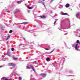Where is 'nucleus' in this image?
<instances>
[{"label":"nucleus","instance_id":"obj_17","mask_svg":"<svg viewBox=\"0 0 80 80\" xmlns=\"http://www.w3.org/2000/svg\"><path fill=\"white\" fill-rule=\"evenodd\" d=\"M56 22H57V19H55V22H54V24H55V23H56Z\"/></svg>","mask_w":80,"mask_h":80},{"label":"nucleus","instance_id":"obj_24","mask_svg":"<svg viewBox=\"0 0 80 80\" xmlns=\"http://www.w3.org/2000/svg\"><path fill=\"white\" fill-rule=\"evenodd\" d=\"M42 5H44V7H45V4H44V3H42Z\"/></svg>","mask_w":80,"mask_h":80},{"label":"nucleus","instance_id":"obj_14","mask_svg":"<svg viewBox=\"0 0 80 80\" xmlns=\"http://www.w3.org/2000/svg\"><path fill=\"white\" fill-rule=\"evenodd\" d=\"M28 8L29 9H32L33 8V7H28Z\"/></svg>","mask_w":80,"mask_h":80},{"label":"nucleus","instance_id":"obj_16","mask_svg":"<svg viewBox=\"0 0 80 80\" xmlns=\"http://www.w3.org/2000/svg\"><path fill=\"white\" fill-rule=\"evenodd\" d=\"M77 43H80V41L78 40L77 41Z\"/></svg>","mask_w":80,"mask_h":80},{"label":"nucleus","instance_id":"obj_15","mask_svg":"<svg viewBox=\"0 0 80 80\" xmlns=\"http://www.w3.org/2000/svg\"><path fill=\"white\" fill-rule=\"evenodd\" d=\"M28 22H22L21 24H27Z\"/></svg>","mask_w":80,"mask_h":80},{"label":"nucleus","instance_id":"obj_25","mask_svg":"<svg viewBox=\"0 0 80 80\" xmlns=\"http://www.w3.org/2000/svg\"><path fill=\"white\" fill-rule=\"evenodd\" d=\"M30 10H28V13H30Z\"/></svg>","mask_w":80,"mask_h":80},{"label":"nucleus","instance_id":"obj_8","mask_svg":"<svg viewBox=\"0 0 80 80\" xmlns=\"http://www.w3.org/2000/svg\"><path fill=\"white\" fill-rule=\"evenodd\" d=\"M10 38V35H9V34L8 35V36L7 37V38H5L6 40H8V38Z\"/></svg>","mask_w":80,"mask_h":80},{"label":"nucleus","instance_id":"obj_29","mask_svg":"<svg viewBox=\"0 0 80 80\" xmlns=\"http://www.w3.org/2000/svg\"><path fill=\"white\" fill-rule=\"evenodd\" d=\"M18 10H17V12H18Z\"/></svg>","mask_w":80,"mask_h":80},{"label":"nucleus","instance_id":"obj_18","mask_svg":"<svg viewBox=\"0 0 80 80\" xmlns=\"http://www.w3.org/2000/svg\"><path fill=\"white\" fill-rule=\"evenodd\" d=\"M49 60H50V58H47L46 59L47 61H48Z\"/></svg>","mask_w":80,"mask_h":80},{"label":"nucleus","instance_id":"obj_13","mask_svg":"<svg viewBox=\"0 0 80 80\" xmlns=\"http://www.w3.org/2000/svg\"><path fill=\"white\" fill-rule=\"evenodd\" d=\"M22 1H18V4H20V3H22Z\"/></svg>","mask_w":80,"mask_h":80},{"label":"nucleus","instance_id":"obj_28","mask_svg":"<svg viewBox=\"0 0 80 80\" xmlns=\"http://www.w3.org/2000/svg\"><path fill=\"white\" fill-rule=\"evenodd\" d=\"M7 44L8 43V41H7Z\"/></svg>","mask_w":80,"mask_h":80},{"label":"nucleus","instance_id":"obj_19","mask_svg":"<svg viewBox=\"0 0 80 80\" xmlns=\"http://www.w3.org/2000/svg\"><path fill=\"white\" fill-rule=\"evenodd\" d=\"M42 3V1H39L38 2V3Z\"/></svg>","mask_w":80,"mask_h":80},{"label":"nucleus","instance_id":"obj_23","mask_svg":"<svg viewBox=\"0 0 80 80\" xmlns=\"http://www.w3.org/2000/svg\"><path fill=\"white\" fill-rule=\"evenodd\" d=\"M44 49L46 50H49L47 48H45Z\"/></svg>","mask_w":80,"mask_h":80},{"label":"nucleus","instance_id":"obj_11","mask_svg":"<svg viewBox=\"0 0 80 80\" xmlns=\"http://www.w3.org/2000/svg\"><path fill=\"white\" fill-rule=\"evenodd\" d=\"M13 58H14V60H18V58H15V57H13Z\"/></svg>","mask_w":80,"mask_h":80},{"label":"nucleus","instance_id":"obj_12","mask_svg":"<svg viewBox=\"0 0 80 80\" xmlns=\"http://www.w3.org/2000/svg\"><path fill=\"white\" fill-rule=\"evenodd\" d=\"M79 14L78 13H77L76 14V17H79Z\"/></svg>","mask_w":80,"mask_h":80},{"label":"nucleus","instance_id":"obj_3","mask_svg":"<svg viewBox=\"0 0 80 80\" xmlns=\"http://www.w3.org/2000/svg\"><path fill=\"white\" fill-rule=\"evenodd\" d=\"M2 79L3 80H12V79H8L7 78H6L5 77H3L2 78Z\"/></svg>","mask_w":80,"mask_h":80},{"label":"nucleus","instance_id":"obj_7","mask_svg":"<svg viewBox=\"0 0 80 80\" xmlns=\"http://www.w3.org/2000/svg\"><path fill=\"white\" fill-rule=\"evenodd\" d=\"M65 7L66 8H68V7H70V4L68 3H67L66 4Z\"/></svg>","mask_w":80,"mask_h":80},{"label":"nucleus","instance_id":"obj_30","mask_svg":"<svg viewBox=\"0 0 80 80\" xmlns=\"http://www.w3.org/2000/svg\"><path fill=\"white\" fill-rule=\"evenodd\" d=\"M7 54L8 55H8V54L7 53Z\"/></svg>","mask_w":80,"mask_h":80},{"label":"nucleus","instance_id":"obj_9","mask_svg":"<svg viewBox=\"0 0 80 80\" xmlns=\"http://www.w3.org/2000/svg\"><path fill=\"white\" fill-rule=\"evenodd\" d=\"M62 14L63 15H68L67 13H64L63 12L62 13Z\"/></svg>","mask_w":80,"mask_h":80},{"label":"nucleus","instance_id":"obj_31","mask_svg":"<svg viewBox=\"0 0 80 80\" xmlns=\"http://www.w3.org/2000/svg\"><path fill=\"white\" fill-rule=\"evenodd\" d=\"M45 0H43V1H45Z\"/></svg>","mask_w":80,"mask_h":80},{"label":"nucleus","instance_id":"obj_21","mask_svg":"<svg viewBox=\"0 0 80 80\" xmlns=\"http://www.w3.org/2000/svg\"><path fill=\"white\" fill-rule=\"evenodd\" d=\"M9 33H12V30H10L9 31Z\"/></svg>","mask_w":80,"mask_h":80},{"label":"nucleus","instance_id":"obj_10","mask_svg":"<svg viewBox=\"0 0 80 80\" xmlns=\"http://www.w3.org/2000/svg\"><path fill=\"white\" fill-rule=\"evenodd\" d=\"M55 50V49L54 48V49L53 50H52L51 52H49V54H50V53H52V52H53V51Z\"/></svg>","mask_w":80,"mask_h":80},{"label":"nucleus","instance_id":"obj_2","mask_svg":"<svg viewBox=\"0 0 80 80\" xmlns=\"http://www.w3.org/2000/svg\"><path fill=\"white\" fill-rule=\"evenodd\" d=\"M30 67H31L33 70L35 72V69H34V68H33V67H32V66L29 65L27 66V68H28V69H30Z\"/></svg>","mask_w":80,"mask_h":80},{"label":"nucleus","instance_id":"obj_26","mask_svg":"<svg viewBox=\"0 0 80 80\" xmlns=\"http://www.w3.org/2000/svg\"><path fill=\"white\" fill-rule=\"evenodd\" d=\"M53 0H52L51 1V2H52L53 1Z\"/></svg>","mask_w":80,"mask_h":80},{"label":"nucleus","instance_id":"obj_1","mask_svg":"<svg viewBox=\"0 0 80 80\" xmlns=\"http://www.w3.org/2000/svg\"><path fill=\"white\" fill-rule=\"evenodd\" d=\"M8 66H11L14 68L15 67V64L13 63H8Z\"/></svg>","mask_w":80,"mask_h":80},{"label":"nucleus","instance_id":"obj_5","mask_svg":"<svg viewBox=\"0 0 80 80\" xmlns=\"http://www.w3.org/2000/svg\"><path fill=\"white\" fill-rule=\"evenodd\" d=\"M39 17L42 18H46V16H39Z\"/></svg>","mask_w":80,"mask_h":80},{"label":"nucleus","instance_id":"obj_22","mask_svg":"<svg viewBox=\"0 0 80 80\" xmlns=\"http://www.w3.org/2000/svg\"><path fill=\"white\" fill-rule=\"evenodd\" d=\"M11 50H12V51H13V50H14V48H12Z\"/></svg>","mask_w":80,"mask_h":80},{"label":"nucleus","instance_id":"obj_4","mask_svg":"<svg viewBox=\"0 0 80 80\" xmlns=\"http://www.w3.org/2000/svg\"><path fill=\"white\" fill-rule=\"evenodd\" d=\"M41 77H46V74L44 73L41 74Z\"/></svg>","mask_w":80,"mask_h":80},{"label":"nucleus","instance_id":"obj_20","mask_svg":"<svg viewBox=\"0 0 80 80\" xmlns=\"http://www.w3.org/2000/svg\"><path fill=\"white\" fill-rule=\"evenodd\" d=\"M22 78H21V77H20L19 78V80H22Z\"/></svg>","mask_w":80,"mask_h":80},{"label":"nucleus","instance_id":"obj_27","mask_svg":"<svg viewBox=\"0 0 80 80\" xmlns=\"http://www.w3.org/2000/svg\"><path fill=\"white\" fill-rule=\"evenodd\" d=\"M1 67H2V66H0V68H1Z\"/></svg>","mask_w":80,"mask_h":80},{"label":"nucleus","instance_id":"obj_6","mask_svg":"<svg viewBox=\"0 0 80 80\" xmlns=\"http://www.w3.org/2000/svg\"><path fill=\"white\" fill-rule=\"evenodd\" d=\"M78 44H76V46H75V48L76 50H78V48H77V46H78Z\"/></svg>","mask_w":80,"mask_h":80}]
</instances>
